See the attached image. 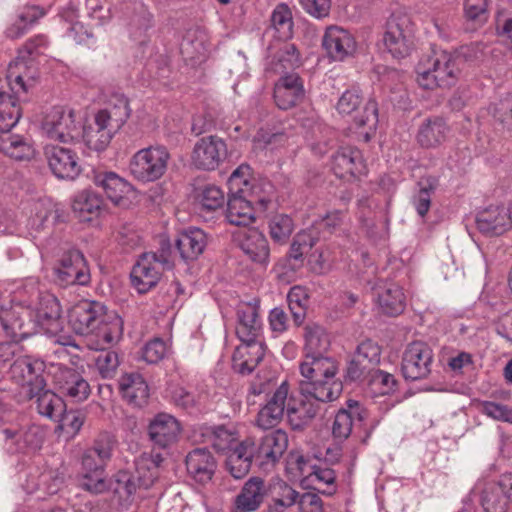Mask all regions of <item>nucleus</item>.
<instances>
[{
  "label": "nucleus",
  "instance_id": "f257e3e1",
  "mask_svg": "<svg viewBox=\"0 0 512 512\" xmlns=\"http://www.w3.org/2000/svg\"><path fill=\"white\" fill-rule=\"evenodd\" d=\"M12 302L10 308L0 310L3 329L12 337L27 338L41 330L55 333L60 328L61 306L52 294L33 291L28 301Z\"/></svg>",
  "mask_w": 512,
  "mask_h": 512
},
{
  "label": "nucleus",
  "instance_id": "f03ea898",
  "mask_svg": "<svg viewBox=\"0 0 512 512\" xmlns=\"http://www.w3.org/2000/svg\"><path fill=\"white\" fill-rule=\"evenodd\" d=\"M68 322L75 333L86 338L91 350L104 349L123 334L122 318L116 313H107L106 307L98 301L81 300L73 305Z\"/></svg>",
  "mask_w": 512,
  "mask_h": 512
},
{
  "label": "nucleus",
  "instance_id": "7ed1b4c3",
  "mask_svg": "<svg viewBox=\"0 0 512 512\" xmlns=\"http://www.w3.org/2000/svg\"><path fill=\"white\" fill-rule=\"evenodd\" d=\"M82 117L66 106H54L46 112L41 129L46 137L58 143H46V160H73L75 154L66 146L69 141L80 138Z\"/></svg>",
  "mask_w": 512,
  "mask_h": 512
},
{
  "label": "nucleus",
  "instance_id": "20e7f679",
  "mask_svg": "<svg viewBox=\"0 0 512 512\" xmlns=\"http://www.w3.org/2000/svg\"><path fill=\"white\" fill-rule=\"evenodd\" d=\"M129 116L128 99L122 94H113L107 105L94 115L93 123L87 126L81 124L80 137L88 149L103 151Z\"/></svg>",
  "mask_w": 512,
  "mask_h": 512
},
{
  "label": "nucleus",
  "instance_id": "39448f33",
  "mask_svg": "<svg viewBox=\"0 0 512 512\" xmlns=\"http://www.w3.org/2000/svg\"><path fill=\"white\" fill-rule=\"evenodd\" d=\"M299 59L296 48L286 44L269 63L268 70L277 74H284L274 87L276 105L287 110L297 104L304 96L303 83L297 73H287L298 65Z\"/></svg>",
  "mask_w": 512,
  "mask_h": 512
},
{
  "label": "nucleus",
  "instance_id": "423d86ee",
  "mask_svg": "<svg viewBox=\"0 0 512 512\" xmlns=\"http://www.w3.org/2000/svg\"><path fill=\"white\" fill-rule=\"evenodd\" d=\"M48 47V40L44 35L30 38L24 46L18 50V55L9 63L7 81L11 91L15 95L28 92L37 78L34 66L35 58L42 54Z\"/></svg>",
  "mask_w": 512,
  "mask_h": 512
},
{
  "label": "nucleus",
  "instance_id": "0eeeda50",
  "mask_svg": "<svg viewBox=\"0 0 512 512\" xmlns=\"http://www.w3.org/2000/svg\"><path fill=\"white\" fill-rule=\"evenodd\" d=\"M416 81L424 89L450 87L458 78L455 57L447 51L434 52L417 66Z\"/></svg>",
  "mask_w": 512,
  "mask_h": 512
},
{
  "label": "nucleus",
  "instance_id": "6e6552de",
  "mask_svg": "<svg viewBox=\"0 0 512 512\" xmlns=\"http://www.w3.org/2000/svg\"><path fill=\"white\" fill-rule=\"evenodd\" d=\"M362 102V96L357 88L348 89L340 96L336 109L342 116H353L356 127L360 129L359 137L368 142L378 124V105L374 99H369L360 112L358 109Z\"/></svg>",
  "mask_w": 512,
  "mask_h": 512
},
{
  "label": "nucleus",
  "instance_id": "1a4fd4ad",
  "mask_svg": "<svg viewBox=\"0 0 512 512\" xmlns=\"http://www.w3.org/2000/svg\"><path fill=\"white\" fill-rule=\"evenodd\" d=\"M44 369L43 361L19 354L11 363L8 374L10 379L19 386L20 395L29 400L45 389L46 383L42 375Z\"/></svg>",
  "mask_w": 512,
  "mask_h": 512
},
{
  "label": "nucleus",
  "instance_id": "9d476101",
  "mask_svg": "<svg viewBox=\"0 0 512 512\" xmlns=\"http://www.w3.org/2000/svg\"><path fill=\"white\" fill-rule=\"evenodd\" d=\"M414 31L406 16H391L383 34V44L394 58L408 56L413 48Z\"/></svg>",
  "mask_w": 512,
  "mask_h": 512
},
{
  "label": "nucleus",
  "instance_id": "9b49d317",
  "mask_svg": "<svg viewBox=\"0 0 512 512\" xmlns=\"http://www.w3.org/2000/svg\"><path fill=\"white\" fill-rule=\"evenodd\" d=\"M168 261L155 253H143L134 264L131 273V285L139 293L145 294L154 288L160 281L164 267Z\"/></svg>",
  "mask_w": 512,
  "mask_h": 512
},
{
  "label": "nucleus",
  "instance_id": "f8f14e48",
  "mask_svg": "<svg viewBox=\"0 0 512 512\" xmlns=\"http://www.w3.org/2000/svg\"><path fill=\"white\" fill-rule=\"evenodd\" d=\"M55 281L61 286L86 285L90 272L81 251L70 249L64 252L54 268Z\"/></svg>",
  "mask_w": 512,
  "mask_h": 512
},
{
  "label": "nucleus",
  "instance_id": "ddd939ff",
  "mask_svg": "<svg viewBox=\"0 0 512 512\" xmlns=\"http://www.w3.org/2000/svg\"><path fill=\"white\" fill-rule=\"evenodd\" d=\"M433 352L428 344L422 341L410 343L402 355L401 371L407 380H421L431 372Z\"/></svg>",
  "mask_w": 512,
  "mask_h": 512
},
{
  "label": "nucleus",
  "instance_id": "4468645a",
  "mask_svg": "<svg viewBox=\"0 0 512 512\" xmlns=\"http://www.w3.org/2000/svg\"><path fill=\"white\" fill-rule=\"evenodd\" d=\"M322 46L331 60L344 61L356 52L357 41L349 30L331 25L324 32Z\"/></svg>",
  "mask_w": 512,
  "mask_h": 512
},
{
  "label": "nucleus",
  "instance_id": "2eb2a0df",
  "mask_svg": "<svg viewBox=\"0 0 512 512\" xmlns=\"http://www.w3.org/2000/svg\"><path fill=\"white\" fill-rule=\"evenodd\" d=\"M288 447L287 433L281 429L265 435L258 444L253 441L255 464L261 468L273 466Z\"/></svg>",
  "mask_w": 512,
  "mask_h": 512
},
{
  "label": "nucleus",
  "instance_id": "dca6fc26",
  "mask_svg": "<svg viewBox=\"0 0 512 512\" xmlns=\"http://www.w3.org/2000/svg\"><path fill=\"white\" fill-rule=\"evenodd\" d=\"M56 389L74 402L85 401L91 392L89 383L75 369L58 367L53 374Z\"/></svg>",
  "mask_w": 512,
  "mask_h": 512
},
{
  "label": "nucleus",
  "instance_id": "f3484780",
  "mask_svg": "<svg viewBox=\"0 0 512 512\" xmlns=\"http://www.w3.org/2000/svg\"><path fill=\"white\" fill-rule=\"evenodd\" d=\"M237 246L253 263L266 267L269 264L270 246L265 235L256 228H249L235 236Z\"/></svg>",
  "mask_w": 512,
  "mask_h": 512
},
{
  "label": "nucleus",
  "instance_id": "a211bd4d",
  "mask_svg": "<svg viewBox=\"0 0 512 512\" xmlns=\"http://www.w3.org/2000/svg\"><path fill=\"white\" fill-rule=\"evenodd\" d=\"M236 320V335L240 341L259 338L262 331L259 301L240 302L236 306Z\"/></svg>",
  "mask_w": 512,
  "mask_h": 512
},
{
  "label": "nucleus",
  "instance_id": "6ab92c4d",
  "mask_svg": "<svg viewBox=\"0 0 512 512\" xmlns=\"http://www.w3.org/2000/svg\"><path fill=\"white\" fill-rule=\"evenodd\" d=\"M181 432L179 421L168 413H158L148 426V435L152 443L159 448L174 444Z\"/></svg>",
  "mask_w": 512,
  "mask_h": 512
},
{
  "label": "nucleus",
  "instance_id": "aec40b11",
  "mask_svg": "<svg viewBox=\"0 0 512 512\" xmlns=\"http://www.w3.org/2000/svg\"><path fill=\"white\" fill-rule=\"evenodd\" d=\"M288 398V382L283 381L273 392L267 403L260 409L256 423L262 429H271L277 426L286 413Z\"/></svg>",
  "mask_w": 512,
  "mask_h": 512
},
{
  "label": "nucleus",
  "instance_id": "412c9836",
  "mask_svg": "<svg viewBox=\"0 0 512 512\" xmlns=\"http://www.w3.org/2000/svg\"><path fill=\"white\" fill-rule=\"evenodd\" d=\"M95 182L115 205L128 207L136 199V191L132 185L113 172L98 175Z\"/></svg>",
  "mask_w": 512,
  "mask_h": 512
},
{
  "label": "nucleus",
  "instance_id": "4be33fe9",
  "mask_svg": "<svg viewBox=\"0 0 512 512\" xmlns=\"http://www.w3.org/2000/svg\"><path fill=\"white\" fill-rule=\"evenodd\" d=\"M320 409V404L312 398L301 395V397L297 399L288 393L286 416L293 430L303 429L316 417Z\"/></svg>",
  "mask_w": 512,
  "mask_h": 512
},
{
  "label": "nucleus",
  "instance_id": "5701e85b",
  "mask_svg": "<svg viewBox=\"0 0 512 512\" xmlns=\"http://www.w3.org/2000/svg\"><path fill=\"white\" fill-rule=\"evenodd\" d=\"M300 395L310 397L320 405L339 398L343 384L336 376L324 377L318 380H302L299 385Z\"/></svg>",
  "mask_w": 512,
  "mask_h": 512
},
{
  "label": "nucleus",
  "instance_id": "b1692460",
  "mask_svg": "<svg viewBox=\"0 0 512 512\" xmlns=\"http://www.w3.org/2000/svg\"><path fill=\"white\" fill-rule=\"evenodd\" d=\"M266 495L264 480L251 477L235 496L230 512H255L262 505Z\"/></svg>",
  "mask_w": 512,
  "mask_h": 512
},
{
  "label": "nucleus",
  "instance_id": "393cba45",
  "mask_svg": "<svg viewBox=\"0 0 512 512\" xmlns=\"http://www.w3.org/2000/svg\"><path fill=\"white\" fill-rule=\"evenodd\" d=\"M376 303L382 313L388 316L401 314L406 305L403 288L394 282H382L374 288Z\"/></svg>",
  "mask_w": 512,
  "mask_h": 512
},
{
  "label": "nucleus",
  "instance_id": "a878e982",
  "mask_svg": "<svg viewBox=\"0 0 512 512\" xmlns=\"http://www.w3.org/2000/svg\"><path fill=\"white\" fill-rule=\"evenodd\" d=\"M241 342L233 353L232 367L234 371L245 375L253 372L262 361L265 350L263 343L258 338Z\"/></svg>",
  "mask_w": 512,
  "mask_h": 512
},
{
  "label": "nucleus",
  "instance_id": "bb28decb",
  "mask_svg": "<svg viewBox=\"0 0 512 512\" xmlns=\"http://www.w3.org/2000/svg\"><path fill=\"white\" fill-rule=\"evenodd\" d=\"M2 433L6 441L10 442L9 449L13 452L36 451L42 447L45 439L44 430L37 425L19 430L4 429Z\"/></svg>",
  "mask_w": 512,
  "mask_h": 512
},
{
  "label": "nucleus",
  "instance_id": "cd10ccee",
  "mask_svg": "<svg viewBox=\"0 0 512 512\" xmlns=\"http://www.w3.org/2000/svg\"><path fill=\"white\" fill-rule=\"evenodd\" d=\"M186 467L189 475L197 482L205 484L211 481L217 462L206 448H195L186 456Z\"/></svg>",
  "mask_w": 512,
  "mask_h": 512
},
{
  "label": "nucleus",
  "instance_id": "c85d7f7f",
  "mask_svg": "<svg viewBox=\"0 0 512 512\" xmlns=\"http://www.w3.org/2000/svg\"><path fill=\"white\" fill-rule=\"evenodd\" d=\"M365 410L356 400H348L346 408H341L334 416L331 430L335 439L342 441L347 439L354 425L355 420L363 421Z\"/></svg>",
  "mask_w": 512,
  "mask_h": 512
},
{
  "label": "nucleus",
  "instance_id": "c756f323",
  "mask_svg": "<svg viewBox=\"0 0 512 512\" xmlns=\"http://www.w3.org/2000/svg\"><path fill=\"white\" fill-rule=\"evenodd\" d=\"M476 225L483 234L500 235L511 227L512 217L504 207H489L478 213Z\"/></svg>",
  "mask_w": 512,
  "mask_h": 512
},
{
  "label": "nucleus",
  "instance_id": "7c9ffc66",
  "mask_svg": "<svg viewBox=\"0 0 512 512\" xmlns=\"http://www.w3.org/2000/svg\"><path fill=\"white\" fill-rule=\"evenodd\" d=\"M119 389L123 398L133 406L142 407L148 402L150 389L140 373L123 374L119 379Z\"/></svg>",
  "mask_w": 512,
  "mask_h": 512
},
{
  "label": "nucleus",
  "instance_id": "2f4dec72",
  "mask_svg": "<svg viewBox=\"0 0 512 512\" xmlns=\"http://www.w3.org/2000/svg\"><path fill=\"white\" fill-rule=\"evenodd\" d=\"M253 451V440L245 439L228 452L226 467L235 479H241L249 472L255 462Z\"/></svg>",
  "mask_w": 512,
  "mask_h": 512
},
{
  "label": "nucleus",
  "instance_id": "473e14b6",
  "mask_svg": "<svg viewBox=\"0 0 512 512\" xmlns=\"http://www.w3.org/2000/svg\"><path fill=\"white\" fill-rule=\"evenodd\" d=\"M226 219L235 226L252 225L256 221L252 202L239 193L230 195L227 200Z\"/></svg>",
  "mask_w": 512,
  "mask_h": 512
},
{
  "label": "nucleus",
  "instance_id": "72a5a7b5",
  "mask_svg": "<svg viewBox=\"0 0 512 512\" xmlns=\"http://www.w3.org/2000/svg\"><path fill=\"white\" fill-rule=\"evenodd\" d=\"M299 371L303 380H318L324 377L336 376L338 373L337 362L328 356H304L299 365Z\"/></svg>",
  "mask_w": 512,
  "mask_h": 512
},
{
  "label": "nucleus",
  "instance_id": "f704fd0d",
  "mask_svg": "<svg viewBox=\"0 0 512 512\" xmlns=\"http://www.w3.org/2000/svg\"><path fill=\"white\" fill-rule=\"evenodd\" d=\"M207 245L205 232L200 228H188L178 235L176 247L183 260H195Z\"/></svg>",
  "mask_w": 512,
  "mask_h": 512
},
{
  "label": "nucleus",
  "instance_id": "c9c22d12",
  "mask_svg": "<svg viewBox=\"0 0 512 512\" xmlns=\"http://www.w3.org/2000/svg\"><path fill=\"white\" fill-rule=\"evenodd\" d=\"M163 457L159 453H143L135 460V478L140 487L150 488L159 476Z\"/></svg>",
  "mask_w": 512,
  "mask_h": 512
},
{
  "label": "nucleus",
  "instance_id": "e433bc0d",
  "mask_svg": "<svg viewBox=\"0 0 512 512\" xmlns=\"http://www.w3.org/2000/svg\"><path fill=\"white\" fill-rule=\"evenodd\" d=\"M72 210L79 221H91L97 217L102 209L101 196L91 190H83L77 193L72 200Z\"/></svg>",
  "mask_w": 512,
  "mask_h": 512
},
{
  "label": "nucleus",
  "instance_id": "4c0bfd02",
  "mask_svg": "<svg viewBox=\"0 0 512 512\" xmlns=\"http://www.w3.org/2000/svg\"><path fill=\"white\" fill-rule=\"evenodd\" d=\"M203 442L209 443L219 452H229L237 442L238 436L233 428L224 425L204 426L200 428Z\"/></svg>",
  "mask_w": 512,
  "mask_h": 512
},
{
  "label": "nucleus",
  "instance_id": "58836bf2",
  "mask_svg": "<svg viewBox=\"0 0 512 512\" xmlns=\"http://www.w3.org/2000/svg\"><path fill=\"white\" fill-rule=\"evenodd\" d=\"M448 130L447 124L442 118H429L419 128L418 143L425 148L435 147L446 139Z\"/></svg>",
  "mask_w": 512,
  "mask_h": 512
},
{
  "label": "nucleus",
  "instance_id": "ea45409f",
  "mask_svg": "<svg viewBox=\"0 0 512 512\" xmlns=\"http://www.w3.org/2000/svg\"><path fill=\"white\" fill-rule=\"evenodd\" d=\"M304 356H324L330 342L323 327L308 324L304 328Z\"/></svg>",
  "mask_w": 512,
  "mask_h": 512
},
{
  "label": "nucleus",
  "instance_id": "a19ab883",
  "mask_svg": "<svg viewBox=\"0 0 512 512\" xmlns=\"http://www.w3.org/2000/svg\"><path fill=\"white\" fill-rule=\"evenodd\" d=\"M227 157L226 143L215 136L201 138L194 147L192 160H222Z\"/></svg>",
  "mask_w": 512,
  "mask_h": 512
},
{
  "label": "nucleus",
  "instance_id": "79ce46f5",
  "mask_svg": "<svg viewBox=\"0 0 512 512\" xmlns=\"http://www.w3.org/2000/svg\"><path fill=\"white\" fill-rule=\"evenodd\" d=\"M0 142L3 153L13 160H33L36 156L35 148L18 135L7 136Z\"/></svg>",
  "mask_w": 512,
  "mask_h": 512
},
{
  "label": "nucleus",
  "instance_id": "37998d69",
  "mask_svg": "<svg viewBox=\"0 0 512 512\" xmlns=\"http://www.w3.org/2000/svg\"><path fill=\"white\" fill-rule=\"evenodd\" d=\"M20 117L18 99L0 91V133L9 132L18 123Z\"/></svg>",
  "mask_w": 512,
  "mask_h": 512
},
{
  "label": "nucleus",
  "instance_id": "c03bdc74",
  "mask_svg": "<svg viewBox=\"0 0 512 512\" xmlns=\"http://www.w3.org/2000/svg\"><path fill=\"white\" fill-rule=\"evenodd\" d=\"M271 23L279 40H288L292 37L293 18L288 5L281 3L274 8L271 15Z\"/></svg>",
  "mask_w": 512,
  "mask_h": 512
},
{
  "label": "nucleus",
  "instance_id": "a18cd8bd",
  "mask_svg": "<svg viewBox=\"0 0 512 512\" xmlns=\"http://www.w3.org/2000/svg\"><path fill=\"white\" fill-rule=\"evenodd\" d=\"M34 397H37V410L39 414L54 420L62 416L65 405L61 397L44 389Z\"/></svg>",
  "mask_w": 512,
  "mask_h": 512
},
{
  "label": "nucleus",
  "instance_id": "49530a36",
  "mask_svg": "<svg viewBox=\"0 0 512 512\" xmlns=\"http://www.w3.org/2000/svg\"><path fill=\"white\" fill-rule=\"evenodd\" d=\"M419 190L413 197V205L419 216H426L431 206V195L437 187V179L434 177L422 178L418 182Z\"/></svg>",
  "mask_w": 512,
  "mask_h": 512
},
{
  "label": "nucleus",
  "instance_id": "de8ad7c7",
  "mask_svg": "<svg viewBox=\"0 0 512 512\" xmlns=\"http://www.w3.org/2000/svg\"><path fill=\"white\" fill-rule=\"evenodd\" d=\"M269 234L274 242L285 243L294 231L293 219L283 213L273 215L269 219Z\"/></svg>",
  "mask_w": 512,
  "mask_h": 512
},
{
  "label": "nucleus",
  "instance_id": "09e8293b",
  "mask_svg": "<svg viewBox=\"0 0 512 512\" xmlns=\"http://www.w3.org/2000/svg\"><path fill=\"white\" fill-rule=\"evenodd\" d=\"M195 200L201 210L212 212L223 206L225 196L219 187L208 185L197 190Z\"/></svg>",
  "mask_w": 512,
  "mask_h": 512
},
{
  "label": "nucleus",
  "instance_id": "8fccbe9b",
  "mask_svg": "<svg viewBox=\"0 0 512 512\" xmlns=\"http://www.w3.org/2000/svg\"><path fill=\"white\" fill-rule=\"evenodd\" d=\"M55 209V204L50 199H40L35 201L30 208L28 226L36 232L45 227L48 218Z\"/></svg>",
  "mask_w": 512,
  "mask_h": 512
},
{
  "label": "nucleus",
  "instance_id": "3c124183",
  "mask_svg": "<svg viewBox=\"0 0 512 512\" xmlns=\"http://www.w3.org/2000/svg\"><path fill=\"white\" fill-rule=\"evenodd\" d=\"M166 162H129L131 174L142 182L155 181L166 169Z\"/></svg>",
  "mask_w": 512,
  "mask_h": 512
},
{
  "label": "nucleus",
  "instance_id": "603ef678",
  "mask_svg": "<svg viewBox=\"0 0 512 512\" xmlns=\"http://www.w3.org/2000/svg\"><path fill=\"white\" fill-rule=\"evenodd\" d=\"M289 309L296 325H301L306 316L308 296L301 286H294L287 295Z\"/></svg>",
  "mask_w": 512,
  "mask_h": 512
},
{
  "label": "nucleus",
  "instance_id": "864d4df0",
  "mask_svg": "<svg viewBox=\"0 0 512 512\" xmlns=\"http://www.w3.org/2000/svg\"><path fill=\"white\" fill-rule=\"evenodd\" d=\"M508 503L498 484L486 488L482 493L481 504L485 512H506Z\"/></svg>",
  "mask_w": 512,
  "mask_h": 512
},
{
  "label": "nucleus",
  "instance_id": "5fc2aeb1",
  "mask_svg": "<svg viewBox=\"0 0 512 512\" xmlns=\"http://www.w3.org/2000/svg\"><path fill=\"white\" fill-rule=\"evenodd\" d=\"M369 387L375 395H389L396 391L397 380L394 375L377 369L371 374Z\"/></svg>",
  "mask_w": 512,
  "mask_h": 512
},
{
  "label": "nucleus",
  "instance_id": "6e6d98bb",
  "mask_svg": "<svg viewBox=\"0 0 512 512\" xmlns=\"http://www.w3.org/2000/svg\"><path fill=\"white\" fill-rule=\"evenodd\" d=\"M100 349L101 353L95 359V365L103 378H111L119 365L118 355L114 351Z\"/></svg>",
  "mask_w": 512,
  "mask_h": 512
},
{
  "label": "nucleus",
  "instance_id": "4d7b16f0",
  "mask_svg": "<svg viewBox=\"0 0 512 512\" xmlns=\"http://www.w3.org/2000/svg\"><path fill=\"white\" fill-rule=\"evenodd\" d=\"M480 410L494 420L512 424V407L494 401H482Z\"/></svg>",
  "mask_w": 512,
  "mask_h": 512
},
{
  "label": "nucleus",
  "instance_id": "13d9d810",
  "mask_svg": "<svg viewBox=\"0 0 512 512\" xmlns=\"http://www.w3.org/2000/svg\"><path fill=\"white\" fill-rule=\"evenodd\" d=\"M355 355L368 367L375 366L380 362L381 348L372 340H365L357 346Z\"/></svg>",
  "mask_w": 512,
  "mask_h": 512
},
{
  "label": "nucleus",
  "instance_id": "bf43d9fd",
  "mask_svg": "<svg viewBox=\"0 0 512 512\" xmlns=\"http://www.w3.org/2000/svg\"><path fill=\"white\" fill-rule=\"evenodd\" d=\"M66 30V36L77 44L86 45L88 48L95 46L94 35L81 22H71Z\"/></svg>",
  "mask_w": 512,
  "mask_h": 512
},
{
  "label": "nucleus",
  "instance_id": "052dcab7",
  "mask_svg": "<svg viewBox=\"0 0 512 512\" xmlns=\"http://www.w3.org/2000/svg\"><path fill=\"white\" fill-rule=\"evenodd\" d=\"M115 443L116 441L110 434L102 433L95 439L93 446L88 448V450L106 463L112 456Z\"/></svg>",
  "mask_w": 512,
  "mask_h": 512
},
{
  "label": "nucleus",
  "instance_id": "680f3d73",
  "mask_svg": "<svg viewBox=\"0 0 512 512\" xmlns=\"http://www.w3.org/2000/svg\"><path fill=\"white\" fill-rule=\"evenodd\" d=\"M166 352V343L160 338H155L143 347L142 358L149 364H155L164 358Z\"/></svg>",
  "mask_w": 512,
  "mask_h": 512
},
{
  "label": "nucleus",
  "instance_id": "e2e57ef3",
  "mask_svg": "<svg viewBox=\"0 0 512 512\" xmlns=\"http://www.w3.org/2000/svg\"><path fill=\"white\" fill-rule=\"evenodd\" d=\"M87 16L96 21L97 25H102L110 18V8L107 0H85Z\"/></svg>",
  "mask_w": 512,
  "mask_h": 512
},
{
  "label": "nucleus",
  "instance_id": "0e129e2a",
  "mask_svg": "<svg viewBox=\"0 0 512 512\" xmlns=\"http://www.w3.org/2000/svg\"><path fill=\"white\" fill-rule=\"evenodd\" d=\"M48 164L54 176L60 180H73L81 171L77 165L78 162H48Z\"/></svg>",
  "mask_w": 512,
  "mask_h": 512
},
{
  "label": "nucleus",
  "instance_id": "69168bd1",
  "mask_svg": "<svg viewBox=\"0 0 512 512\" xmlns=\"http://www.w3.org/2000/svg\"><path fill=\"white\" fill-rule=\"evenodd\" d=\"M303 10L314 18L322 19L329 15L331 0H298Z\"/></svg>",
  "mask_w": 512,
  "mask_h": 512
},
{
  "label": "nucleus",
  "instance_id": "338daca9",
  "mask_svg": "<svg viewBox=\"0 0 512 512\" xmlns=\"http://www.w3.org/2000/svg\"><path fill=\"white\" fill-rule=\"evenodd\" d=\"M487 0H465L464 12L468 20L484 22L487 19Z\"/></svg>",
  "mask_w": 512,
  "mask_h": 512
},
{
  "label": "nucleus",
  "instance_id": "774afa93",
  "mask_svg": "<svg viewBox=\"0 0 512 512\" xmlns=\"http://www.w3.org/2000/svg\"><path fill=\"white\" fill-rule=\"evenodd\" d=\"M170 154L166 146L156 144L147 148L140 149L133 157V160H169Z\"/></svg>",
  "mask_w": 512,
  "mask_h": 512
}]
</instances>
